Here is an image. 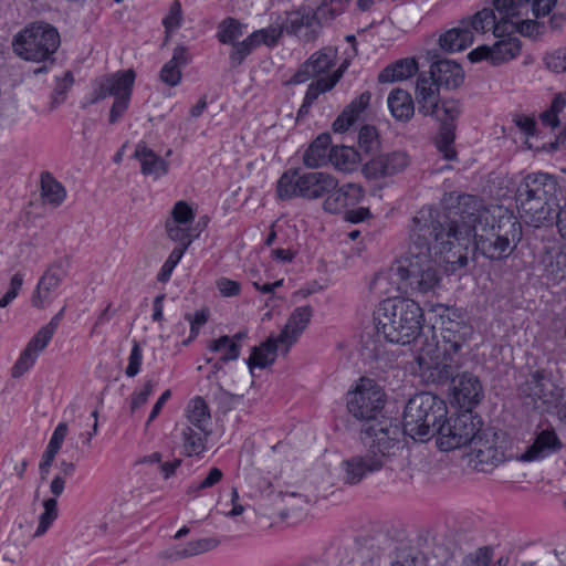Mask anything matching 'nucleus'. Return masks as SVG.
<instances>
[{"instance_id": "3c124183", "label": "nucleus", "mask_w": 566, "mask_h": 566, "mask_svg": "<svg viewBox=\"0 0 566 566\" xmlns=\"http://www.w3.org/2000/svg\"><path fill=\"white\" fill-rule=\"evenodd\" d=\"M43 507L44 512L39 516V525L34 532V537L44 535L57 517V502L55 499L44 500Z\"/></svg>"}, {"instance_id": "c85d7f7f", "label": "nucleus", "mask_w": 566, "mask_h": 566, "mask_svg": "<svg viewBox=\"0 0 566 566\" xmlns=\"http://www.w3.org/2000/svg\"><path fill=\"white\" fill-rule=\"evenodd\" d=\"M332 138L327 133L318 135L303 154V164L307 168H318L329 163Z\"/></svg>"}, {"instance_id": "dca6fc26", "label": "nucleus", "mask_w": 566, "mask_h": 566, "mask_svg": "<svg viewBox=\"0 0 566 566\" xmlns=\"http://www.w3.org/2000/svg\"><path fill=\"white\" fill-rule=\"evenodd\" d=\"M557 0H494L493 4L500 19L509 27L512 20L527 17L528 11L535 18L548 14Z\"/></svg>"}, {"instance_id": "5fc2aeb1", "label": "nucleus", "mask_w": 566, "mask_h": 566, "mask_svg": "<svg viewBox=\"0 0 566 566\" xmlns=\"http://www.w3.org/2000/svg\"><path fill=\"white\" fill-rule=\"evenodd\" d=\"M358 145L359 148L366 154H369L378 148V134L374 126L365 125L360 128L358 134Z\"/></svg>"}, {"instance_id": "c03bdc74", "label": "nucleus", "mask_w": 566, "mask_h": 566, "mask_svg": "<svg viewBox=\"0 0 566 566\" xmlns=\"http://www.w3.org/2000/svg\"><path fill=\"white\" fill-rule=\"evenodd\" d=\"M492 63L500 64L502 62L514 59L521 52V43L515 38H507L497 41L493 46Z\"/></svg>"}, {"instance_id": "4468645a", "label": "nucleus", "mask_w": 566, "mask_h": 566, "mask_svg": "<svg viewBox=\"0 0 566 566\" xmlns=\"http://www.w3.org/2000/svg\"><path fill=\"white\" fill-rule=\"evenodd\" d=\"M473 333V327L469 323L448 317L442 322V345L434 342H428L420 348V350L429 344H434L440 350V361L443 360L455 365L459 364V359H454L452 354H457L464 345H468ZM421 352H419V354Z\"/></svg>"}, {"instance_id": "c9c22d12", "label": "nucleus", "mask_w": 566, "mask_h": 566, "mask_svg": "<svg viewBox=\"0 0 566 566\" xmlns=\"http://www.w3.org/2000/svg\"><path fill=\"white\" fill-rule=\"evenodd\" d=\"M276 339L277 336H271L259 347L253 348L251 356L248 359V365L250 368H265L266 366L274 363L277 352L281 350L283 353L281 342Z\"/></svg>"}, {"instance_id": "338daca9", "label": "nucleus", "mask_w": 566, "mask_h": 566, "mask_svg": "<svg viewBox=\"0 0 566 566\" xmlns=\"http://www.w3.org/2000/svg\"><path fill=\"white\" fill-rule=\"evenodd\" d=\"M182 20V11H181V4L179 1L175 0L169 9V13L166 15V18L163 20L164 27L166 29V33L176 30L180 27Z\"/></svg>"}, {"instance_id": "ea45409f", "label": "nucleus", "mask_w": 566, "mask_h": 566, "mask_svg": "<svg viewBox=\"0 0 566 566\" xmlns=\"http://www.w3.org/2000/svg\"><path fill=\"white\" fill-rule=\"evenodd\" d=\"M41 197L44 203L54 208L59 207L66 197L64 186L49 171H43L41 174Z\"/></svg>"}, {"instance_id": "f8f14e48", "label": "nucleus", "mask_w": 566, "mask_h": 566, "mask_svg": "<svg viewBox=\"0 0 566 566\" xmlns=\"http://www.w3.org/2000/svg\"><path fill=\"white\" fill-rule=\"evenodd\" d=\"M385 394L373 379L360 378L354 390L347 394V409L358 420L368 423L377 421L376 416L382 409Z\"/></svg>"}, {"instance_id": "4c0bfd02", "label": "nucleus", "mask_w": 566, "mask_h": 566, "mask_svg": "<svg viewBox=\"0 0 566 566\" xmlns=\"http://www.w3.org/2000/svg\"><path fill=\"white\" fill-rule=\"evenodd\" d=\"M219 542L214 538H201L189 542L184 548H169L164 551L160 556L169 560H178L191 557L217 547Z\"/></svg>"}, {"instance_id": "f3484780", "label": "nucleus", "mask_w": 566, "mask_h": 566, "mask_svg": "<svg viewBox=\"0 0 566 566\" xmlns=\"http://www.w3.org/2000/svg\"><path fill=\"white\" fill-rule=\"evenodd\" d=\"M558 182L554 176L545 172H533L525 176L520 182L516 197L558 202Z\"/></svg>"}, {"instance_id": "bb28decb", "label": "nucleus", "mask_w": 566, "mask_h": 566, "mask_svg": "<svg viewBox=\"0 0 566 566\" xmlns=\"http://www.w3.org/2000/svg\"><path fill=\"white\" fill-rule=\"evenodd\" d=\"M563 444L553 428L539 431L534 442L520 455L521 461H536L559 451Z\"/></svg>"}, {"instance_id": "7ed1b4c3", "label": "nucleus", "mask_w": 566, "mask_h": 566, "mask_svg": "<svg viewBox=\"0 0 566 566\" xmlns=\"http://www.w3.org/2000/svg\"><path fill=\"white\" fill-rule=\"evenodd\" d=\"M378 335L387 342L407 345L418 338L423 325V311L411 298L389 297L381 301L374 312Z\"/></svg>"}, {"instance_id": "ddd939ff", "label": "nucleus", "mask_w": 566, "mask_h": 566, "mask_svg": "<svg viewBox=\"0 0 566 566\" xmlns=\"http://www.w3.org/2000/svg\"><path fill=\"white\" fill-rule=\"evenodd\" d=\"M327 23L324 15L310 7H300L286 12L283 29L289 35H293L303 43L314 42L321 34L323 24Z\"/></svg>"}, {"instance_id": "9b49d317", "label": "nucleus", "mask_w": 566, "mask_h": 566, "mask_svg": "<svg viewBox=\"0 0 566 566\" xmlns=\"http://www.w3.org/2000/svg\"><path fill=\"white\" fill-rule=\"evenodd\" d=\"M524 405L541 412H551L560 388L553 381L551 373L537 369L520 385Z\"/></svg>"}, {"instance_id": "e2e57ef3", "label": "nucleus", "mask_w": 566, "mask_h": 566, "mask_svg": "<svg viewBox=\"0 0 566 566\" xmlns=\"http://www.w3.org/2000/svg\"><path fill=\"white\" fill-rule=\"evenodd\" d=\"M514 31L523 35L533 36L534 34L538 33V24L534 20L520 17L515 20H512V22L509 24V31H506V33Z\"/></svg>"}, {"instance_id": "e433bc0d", "label": "nucleus", "mask_w": 566, "mask_h": 566, "mask_svg": "<svg viewBox=\"0 0 566 566\" xmlns=\"http://www.w3.org/2000/svg\"><path fill=\"white\" fill-rule=\"evenodd\" d=\"M184 452L187 457L199 455L206 450V440L210 434L209 429L201 430L191 426L181 428Z\"/></svg>"}, {"instance_id": "9d476101", "label": "nucleus", "mask_w": 566, "mask_h": 566, "mask_svg": "<svg viewBox=\"0 0 566 566\" xmlns=\"http://www.w3.org/2000/svg\"><path fill=\"white\" fill-rule=\"evenodd\" d=\"M480 426H482L481 418L468 410L448 419L443 418L434 430L437 446L441 451H451L467 446L479 432Z\"/></svg>"}, {"instance_id": "bf43d9fd", "label": "nucleus", "mask_w": 566, "mask_h": 566, "mask_svg": "<svg viewBox=\"0 0 566 566\" xmlns=\"http://www.w3.org/2000/svg\"><path fill=\"white\" fill-rule=\"evenodd\" d=\"M332 88H334V85L326 76L318 77L308 85L304 101H306L307 104H314L321 94L326 93Z\"/></svg>"}, {"instance_id": "4be33fe9", "label": "nucleus", "mask_w": 566, "mask_h": 566, "mask_svg": "<svg viewBox=\"0 0 566 566\" xmlns=\"http://www.w3.org/2000/svg\"><path fill=\"white\" fill-rule=\"evenodd\" d=\"M312 315L313 308L310 305L298 306L291 313L276 339L281 342L283 354H287L290 348L297 342L310 324Z\"/></svg>"}, {"instance_id": "864d4df0", "label": "nucleus", "mask_w": 566, "mask_h": 566, "mask_svg": "<svg viewBox=\"0 0 566 566\" xmlns=\"http://www.w3.org/2000/svg\"><path fill=\"white\" fill-rule=\"evenodd\" d=\"M285 30L283 29V22L279 27H269L266 29L256 30L251 33L254 41L260 46L265 44L268 46H274Z\"/></svg>"}, {"instance_id": "aec40b11", "label": "nucleus", "mask_w": 566, "mask_h": 566, "mask_svg": "<svg viewBox=\"0 0 566 566\" xmlns=\"http://www.w3.org/2000/svg\"><path fill=\"white\" fill-rule=\"evenodd\" d=\"M516 201L521 217L534 228L552 223L559 208L558 202L534 198L516 197Z\"/></svg>"}, {"instance_id": "49530a36", "label": "nucleus", "mask_w": 566, "mask_h": 566, "mask_svg": "<svg viewBox=\"0 0 566 566\" xmlns=\"http://www.w3.org/2000/svg\"><path fill=\"white\" fill-rule=\"evenodd\" d=\"M243 35V25L233 18L224 19L218 27L217 38L223 44H233Z\"/></svg>"}, {"instance_id": "6e6d98bb", "label": "nucleus", "mask_w": 566, "mask_h": 566, "mask_svg": "<svg viewBox=\"0 0 566 566\" xmlns=\"http://www.w3.org/2000/svg\"><path fill=\"white\" fill-rule=\"evenodd\" d=\"M73 74L70 71L64 72L63 76L61 78H57L56 85L52 93V109L64 102L65 94L73 85Z\"/></svg>"}, {"instance_id": "20e7f679", "label": "nucleus", "mask_w": 566, "mask_h": 566, "mask_svg": "<svg viewBox=\"0 0 566 566\" xmlns=\"http://www.w3.org/2000/svg\"><path fill=\"white\" fill-rule=\"evenodd\" d=\"M419 366L424 370L438 371L439 380H451L455 401L464 410L471 411L483 398V387L478 376L464 371L454 376L459 364L440 361V350L437 345L429 344L417 357Z\"/></svg>"}, {"instance_id": "0eeeda50", "label": "nucleus", "mask_w": 566, "mask_h": 566, "mask_svg": "<svg viewBox=\"0 0 566 566\" xmlns=\"http://www.w3.org/2000/svg\"><path fill=\"white\" fill-rule=\"evenodd\" d=\"M400 436L397 424L389 419H381L367 423L361 429L360 440L368 454L384 469L401 453L403 444Z\"/></svg>"}, {"instance_id": "7c9ffc66", "label": "nucleus", "mask_w": 566, "mask_h": 566, "mask_svg": "<svg viewBox=\"0 0 566 566\" xmlns=\"http://www.w3.org/2000/svg\"><path fill=\"white\" fill-rule=\"evenodd\" d=\"M134 158L140 163V170L146 176L158 178L168 170L167 163L154 153L144 142L136 145Z\"/></svg>"}, {"instance_id": "680f3d73", "label": "nucleus", "mask_w": 566, "mask_h": 566, "mask_svg": "<svg viewBox=\"0 0 566 566\" xmlns=\"http://www.w3.org/2000/svg\"><path fill=\"white\" fill-rule=\"evenodd\" d=\"M492 560V549L490 547H480L474 553L467 555L461 566H489Z\"/></svg>"}, {"instance_id": "5701e85b", "label": "nucleus", "mask_w": 566, "mask_h": 566, "mask_svg": "<svg viewBox=\"0 0 566 566\" xmlns=\"http://www.w3.org/2000/svg\"><path fill=\"white\" fill-rule=\"evenodd\" d=\"M381 468L368 452L355 454L342 462L343 482L348 485L360 483L369 474L380 471Z\"/></svg>"}, {"instance_id": "72a5a7b5", "label": "nucleus", "mask_w": 566, "mask_h": 566, "mask_svg": "<svg viewBox=\"0 0 566 566\" xmlns=\"http://www.w3.org/2000/svg\"><path fill=\"white\" fill-rule=\"evenodd\" d=\"M388 107L395 119L408 122L415 114V102L409 92L395 88L387 98Z\"/></svg>"}, {"instance_id": "2f4dec72", "label": "nucleus", "mask_w": 566, "mask_h": 566, "mask_svg": "<svg viewBox=\"0 0 566 566\" xmlns=\"http://www.w3.org/2000/svg\"><path fill=\"white\" fill-rule=\"evenodd\" d=\"M190 60L191 56L185 46H176L171 59L160 70V80L169 86L178 85L181 81V67L186 66Z\"/></svg>"}, {"instance_id": "423d86ee", "label": "nucleus", "mask_w": 566, "mask_h": 566, "mask_svg": "<svg viewBox=\"0 0 566 566\" xmlns=\"http://www.w3.org/2000/svg\"><path fill=\"white\" fill-rule=\"evenodd\" d=\"M337 186L338 180L328 172H302L300 169H289L279 178L276 193L281 200L295 197L316 200L335 190Z\"/></svg>"}, {"instance_id": "a19ab883", "label": "nucleus", "mask_w": 566, "mask_h": 566, "mask_svg": "<svg viewBox=\"0 0 566 566\" xmlns=\"http://www.w3.org/2000/svg\"><path fill=\"white\" fill-rule=\"evenodd\" d=\"M360 161L359 153L348 146H333L329 163L335 169L349 172L356 169Z\"/></svg>"}, {"instance_id": "69168bd1", "label": "nucleus", "mask_w": 566, "mask_h": 566, "mask_svg": "<svg viewBox=\"0 0 566 566\" xmlns=\"http://www.w3.org/2000/svg\"><path fill=\"white\" fill-rule=\"evenodd\" d=\"M143 350L137 340H133V347L128 357V365L125 374L127 377H135L140 371Z\"/></svg>"}, {"instance_id": "412c9836", "label": "nucleus", "mask_w": 566, "mask_h": 566, "mask_svg": "<svg viewBox=\"0 0 566 566\" xmlns=\"http://www.w3.org/2000/svg\"><path fill=\"white\" fill-rule=\"evenodd\" d=\"M364 198V190L357 184H345L336 187L325 196L323 209L328 213H340L347 208L358 205Z\"/></svg>"}, {"instance_id": "13d9d810", "label": "nucleus", "mask_w": 566, "mask_h": 566, "mask_svg": "<svg viewBox=\"0 0 566 566\" xmlns=\"http://www.w3.org/2000/svg\"><path fill=\"white\" fill-rule=\"evenodd\" d=\"M196 214L193 209L186 201L180 200L177 201L172 207L170 217L168 219H171L179 224L192 226Z\"/></svg>"}, {"instance_id": "a211bd4d", "label": "nucleus", "mask_w": 566, "mask_h": 566, "mask_svg": "<svg viewBox=\"0 0 566 566\" xmlns=\"http://www.w3.org/2000/svg\"><path fill=\"white\" fill-rule=\"evenodd\" d=\"M337 60V49L325 46L314 52L290 78L289 84H302L311 77H318L334 67Z\"/></svg>"}, {"instance_id": "37998d69", "label": "nucleus", "mask_w": 566, "mask_h": 566, "mask_svg": "<svg viewBox=\"0 0 566 566\" xmlns=\"http://www.w3.org/2000/svg\"><path fill=\"white\" fill-rule=\"evenodd\" d=\"M208 348L211 352L220 353L221 361H231L239 358L241 346L237 340L224 335L210 340Z\"/></svg>"}, {"instance_id": "774afa93", "label": "nucleus", "mask_w": 566, "mask_h": 566, "mask_svg": "<svg viewBox=\"0 0 566 566\" xmlns=\"http://www.w3.org/2000/svg\"><path fill=\"white\" fill-rule=\"evenodd\" d=\"M67 431H69V429H67V424L65 422L59 423L52 433V437L49 441L46 449L51 450L55 453H59V451L64 442V439L67 434Z\"/></svg>"}, {"instance_id": "4d7b16f0", "label": "nucleus", "mask_w": 566, "mask_h": 566, "mask_svg": "<svg viewBox=\"0 0 566 566\" xmlns=\"http://www.w3.org/2000/svg\"><path fill=\"white\" fill-rule=\"evenodd\" d=\"M349 1L350 0H323L321 6L317 7L318 13L324 15L325 21L331 22L345 11Z\"/></svg>"}, {"instance_id": "393cba45", "label": "nucleus", "mask_w": 566, "mask_h": 566, "mask_svg": "<svg viewBox=\"0 0 566 566\" xmlns=\"http://www.w3.org/2000/svg\"><path fill=\"white\" fill-rule=\"evenodd\" d=\"M496 433L491 429H482L470 441L471 452L480 463L496 464L503 459V453L496 443Z\"/></svg>"}, {"instance_id": "79ce46f5", "label": "nucleus", "mask_w": 566, "mask_h": 566, "mask_svg": "<svg viewBox=\"0 0 566 566\" xmlns=\"http://www.w3.org/2000/svg\"><path fill=\"white\" fill-rule=\"evenodd\" d=\"M188 426L199 428L201 430L208 429L210 424V412L206 401L201 397H196L190 400L187 407Z\"/></svg>"}, {"instance_id": "f704fd0d", "label": "nucleus", "mask_w": 566, "mask_h": 566, "mask_svg": "<svg viewBox=\"0 0 566 566\" xmlns=\"http://www.w3.org/2000/svg\"><path fill=\"white\" fill-rule=\"evenodd\" d=\"M371 94L364 92L353 99L333 123L334 132L343 133L347 130L357 120L359 114L368 106Z\"/></svg>"}, {"instance_id": "a18cd8bd", "label": "nucleus", "mask_w": 566, "mask_h": 566, "mask_svg": "<svg viewBox=\"0 0 566 566\" xmlns=\"http://www.w3.org/2000/svg\"><path fill=\"white\" fill-rule=\"evenodd\" d=\"M165 231L167 237L178 244L190 245L192 241L198 237V234L193 232L192 226L179 224L168 218L165 222Z\"/></svg>"}, {"instance_id": "cd10ccee", "label": "nucleus", "mask_w": 566, "mask_h": 566, "mask_svg": "<svg viewBox=\"0 0 566 566\" xmlns=\"http://www.w3.org/2000/svg\"><path fill=\"white\" fill-rule=\"evenodd\" d=\"M432 81L440 87L453 90L459 87L464 81V72L460 64L451 60H439L430 66L428 74Z\"/></svg>"}, {"instance_id": "2eb2a0df", "label": "nucleus", "mask_w": 566, "mask_h": 566, "mask_svg": "<svg viewBox=\"0 0 566 566\" xmlns=\"http://www.w3.org/2000/svg\"><path fill=\"white\" fill-rule=\"evenodd\" d=\"M62 313L63 311L55 314L51 321L46 325L42 326L28 342L27 346L12 367L11 375L13 378L21 377L34 365L40 353L44 350V348L52 339L62 318Z\"/></svg>"}, {"instance_id": "603ef678", "label": "nucleus", "mask_w": 566, "mask_h": 566, "mask_svg": "<svg viewBox=\"0 0 566 566\" xmlns=\"http://www.w3.org/2000/svg\"><path fill=\"white\" fill-rule=\"evenodd\" d=\"M566 107V98L558 94L552 101V104L548 109L542 113L541 122L544 126L556 128L560 124L559 114Z\"/></svg>"}, {"instance_id": "473e14b6", "label": "nucleus", "mask_w": 566, "mask_h": 566, "mask_svg": "<svg viewBox=\"0 0 566 566\" xmlns=\"http://www.w3.org/2000/svg\"><path fill=\"white\" fill-rule=\"evenodd\" d=\"M473 42V33L463 22L459 23L458 27L448 30L446 33L440 35V46L448 52H459L467 49Z\"/></svg>"}, {"instance_id": "6ab92c4d", "label": "nucleus", "mask_w": 566, "mask_h": 566, "mask_svg": "<svg viewBox=\"0 0 566 566\" xmlns=\"http://www.w3.org/2000/svg\"><path fill=\"white\" fill-rule=\"evenodd\" d=\"M410 164L406 151L396 150L371 158L363 167V174L368 179H380L403 171Z\"/></svg>"}, {"instance_id": "f257e3e1", "label": "nucleus", "mask_w": 566, "mask_h": 566, "mask_svg": "<svg viewBox=\"0 0 566 566\" xmlns=\"http://www.w3.org/2000/svg\"><path fill=\"white\" fill-rule=\"evenodd\" d=\"M444 206L440 218L447 237L455 244L453 258L446 260L453 270L468 264V250L472 242L474 253L491 261H502L514 252L522 240V224L516 217L504 214L496 223H491L489 211L474 196L451 192L444 197Z\"/></svg>"}, {"instance_id": "09e8293b", "label": "nucleus", "mask_w": 566, "mask_h": 566, "mask_svg": "<svg viewBox=\"0 0 566 566\" xmlns=\"http://www.w3.org/2000/svg\"><path fill=\"white\" fill-rule=\"evenodd\" d=\"M258 46V43L251 34L243 41L233 43L232 50L229 54L230 65L232 67L241 65L245 57L249 56Z\"/></svg>"}, {"instance_id": "8fccbe9b", "label": "nucleus", "mask_w": 566, "mask_h": 566, "mask_svg": "<svg viewBox=\"0 0 566 566\" xmlns=\"http://www.w3.org/2000/svg\"><path fill=\"white\" fill-rule=\"evenodd\" d=\"M454 129L455 125L441 126L436 142L438 150L447 160H452L457 156V153L452 147L455 137Z\"/></svg>"}, {"instance_id": "6e6552de", "label": "nucleus", "mask_w": 566, "mask_h": 566, "mask_svg": "<svg viewBox=\"0 0 566 566\" xmlns=\"http://www.w3.org/2000/svg\"><path fill=\"white\" fill-rule=\"evenodd\" d=\"M61 43L57 30L49 23L35 22L13 39L14 53L23 60L42 62L52 57Z\"/></svg>"}, {"instance_id": "de8ad7c7", "label": "nucleus", "mask_w": 566, "mask_h": 566, "mask_svg": "<svg viewBox=\"0 0 566 566\" xmlns=\"http://www.w3.org/2000/svg\"><path fill=\"white\" fill-rule=\"evenodd\" d=\"M461 113L462 105L460 101L454 98H446L440 101L439 116L433 117L441 122V126L455 125L454 122L460 117Z\"/></svg>"}, {"instance_id": "052dcab7", "label": "nucleus", "mask_w": 566, "mask_h": 566, "mask_svg": "<svg viewBox=\"0 0 566 566\" xmlns=\"http://www.w3.org/2000/svg\"><path fill=\"white\" fill-rule=\"evenodd\" d=\"M223 476L222 471L219 468H211L208 474L199 482L191 484L187 489L188 495H195L197 492L214 486L221 481Z\"/></svg>"}, {"instance_id": "a878e982", "label": "nucleus", "mask_w": 566, "mask_h": 566, "mask_svg": "<svg viewBox=\"0 0 566 566\" xmlns=\"http://www.w3.org/2000/svg\"><path fill=\"white\" fill-rule=\"evenodd\" d=\"M64 277V271L61 265H51L40 279L32 296V305L42 308L50 304Z\"/></svg>"}, {"instance_id": "58836bf2", "label": "nucleus", "mask_w": 566, "mask_h": 566, "mask_svg": "<svg viewBox=\"0 0 566 566\" xmlns=\"http://www.w3.org/2000/svg\"><path fill=\"white\" fill-rule=\"evenodd\" d=\"M418 71L415 59H402L386 66L378 75L380 83H391L411 77Z\"/></svg>"}, {"instance_id": "b1692460", "label": "nucleus", "mask_w": 566, "mask_h": 566, "mask_svg": "<svg viewBox=\"0 0 566 566\" xmlns=\"http://www.w3.org/2000/svg\"><path fill=\"white\" fill-rule=\"evenodd\" d=\"M415 99L418 111L424 116H439V86L432 77L422 73L418 76L415 88Z\"/></svg>"}, {"instance_id": "c756f323", "label": "nucleus", "mask_w": 566, "mask_h": 566, "mask_svg": "<svg viewBox=\"0 0 566 566\" xmlns=\"http://www.w3.org/2000/svg\"><path fill=\"white\" fill-rule=\"evenodd\" d=\"M463 22L470 28L472 33H485L489 30H493L494 35L501 36L506 31H509V27L499 18H496L494 11L492 9H483L476 12L471 19L463 20Z\"/></svg>"}, {"instance_id": "0e129e2a", "label": "nucleus", "mask_w": 566, "mask_h": 566, "mask_svg": "<svg viewBox=\"0 0 566 566\" xmlns=\"http://www.w3.org/2000/svg\"><path fill=\"white\" fill-rule=\"evenodd\" d=\"M547 69L555 73L566 72V48L557 49L545 56Z\"/></svg>"}, {"instance_id": "f03ea898", "label": "nucleus", "mask_w": 566, "mask_h": 566, "mask_svg": "<svg viewBox=\"0 0 566 566\" xmlns=\"http://www.w3.org/2000/svg\"><path fill=\"white\" fill-rule=\"evenodd\" d=\"M440 211L422 207L411 220L406 254L386 272L375 275L373 284L396 283V290L427 294L441 284V264L453 258L454 241L447 237Z\"/></svg>"}, {"instance_id": "39448f33", "label": "nucleus", "mask_w": 566, "mask_h": 566, "mask_svg": "<svg viewBox=\"0 0 566 566\" xmlns=\"http://www.w3.org/2000/svg\"><path fill=\"white\" fill-rule=\"evenodd\" d=\"M443 400L430 392H420L410 398L403 410V433L413 440H426L434 436L438 423L447 417Z\"/></svg>"}, {"instance_id": "1a4fd4ad", "label": "nucleus", "mask_w": 566, "mask_h": 566, "mask_svg": "<svg viewBox=\"0 0 566 566\" xmlns=\"http://www.w3.org/2000/svg\"><path fill=\"white\" fill-rule=\"evenodd\" d=\"M135 72L133 70L118 71L95 80L91 103L95 104L106 97L113 96L114 102L109 109L108 123H118L129 106Z\"/></svg>"}]
</instances>
